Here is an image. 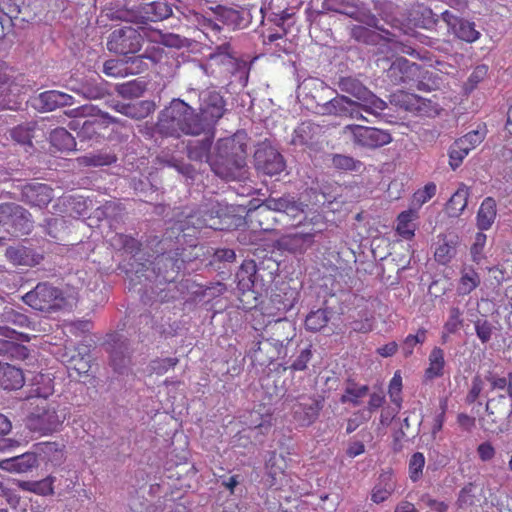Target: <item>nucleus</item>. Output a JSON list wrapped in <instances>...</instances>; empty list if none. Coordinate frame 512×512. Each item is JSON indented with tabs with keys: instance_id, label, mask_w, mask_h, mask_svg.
<instances>
[{
	"instance_id": "nucleus-32",
	"label": "nucleus",
	"mask_w": 512,
	"mask_h": 512,
	"mask_svg": "<svg viewBox=\"0 0 512 512\" xmlns=\"http://www.w3.org/2000/svg\"><path fill=\"white\" fill-rule=\"evenodd\" d=\"M154 265L158 269V275L162 274V278L166 282H171L175 279L179 271L184 265V260L174 258L168 254L158 255L155 259Z\"/></svg>"
},
{
	"instance_id": "nucleus-23",
	"label": "nucleus",
	"mask_w": 512,
	"mask_h": 512,
	"mask_svg": "<svg viewBox=\"0 0 512 512\" xmlns=\"http://www.w3.org/2000/svg\"><path fill=\"white\" fill-rule=\"evenodd\" d=\"M5 257L14 266L24 267H35L44 259V255L41 251L25 245L7 247Z\"/></svg>"
},
{
	"instance_id": "nucleus-9",
	"label": "nucleus",
	"mask_w": 512,
	"mask_h": 512,
	"mask_svg": "<svg viewBox=\"0 0 512 512\" xmlns=\"http://www.w3.org/2000/svg\"><path fill=\"white\" fill-rule=\"evenodd\" d=\"M353 145L366 150H375L392 142L389 131L359 124H349L343 128Z\"/></svg>"
},
{
	"instance_id": "nucleus-2",
	"label": "nucleus",
	"mask_w": 512,
	"mask_h": 512,
	"mask_svg": "<svg viewBox=\"0 0 512 512\" xmlns=\"http://www.w3.org/2000/svg\"><path fill=\"white\" fill-rule=\"evenodd\" d=\"M388 74L394 83L406 84L419 91L431 92L437 87L432 72L404 57L397 58L392 63Z\"/></svg>"
},
{
	"instance_id": "nucleus-19",
	"label": "nucleus",
	"mask_w": 512,
	"mask_h": 512,
	"mask_svg": "<svg viewBox=\"0 0 512 512\" xmlns=\"http://www.w3.org/2000/svg\"><path fill=\"white\" fill-rule=\"evenodd\" d=\"M54 198V189L46 184L31 182L21 187V201L30 207L46 208Z\"/></svg>"
},
{
	"instance_id": "nucleus-58",
	"label": "nucleus",
	"mask_w": 512,
	"mask_h": 512,
	"mask_svg": "<svg viewBox=\"0 0 512 512\" xmlns=\"http://www.w3.org/2000/svg\"><path fill=\"white\" fill-rule=\"evenodd\" d=\"M425 466V457L421 452L412 454L409 460V477L413 482H417L423 475V468Z\"/></svg>"
},
{
	"instance_id": "nucleus-5",
	"label": "nucleus",
	"mask_w": 512,
	"mask_h": 512,
	"mask_svg": "<svg viewBox=\"0 0 512 512\" xmlns=\"http://www.w3.org/2000/svg\"><path fill=\"white\" fill-rule=\"evenodd\" d=\"M299 292L292 288L289 283L281 282L272 289L269 299L263 301L260 305L263 325L266 326L272 322H282L281 315L286 314L294 307L298 301Z\"/></svg>"
},
{
	"instance_id": "nucleus-59",
	"label": "nucleus",
	"mask_w": 512,
	"mask_h": 512,
	"mask_svg": "<svg viewBox=\"0 0 512 512\" xmlns=\"http://www.w3.org/2000/svg\"><path fill=\"white\" fill-rule=\"evenodd\" d=\"M415 21L419 26L425 29H432L438 22L437 15L432 11L431 8L426 6H420L416 11Z\"/></svg>"
},
{
	"instance_id": "nucleus-39",
	"label": "nucleus",
	"mask_w": 512,
	"mask_h": 512,
	"mask_svg": "<svg viewBox=\"0 0 512 512\" xmlns=\"http://www.w3.org/2000/svg\"><path fill=\"white\" fill-rule=\"evenodd\" d=\"M445 366L444 351L440 347H434L429 354V366L425 370V378L433 380L443 375Z\"/></svg>"
},
{
	"instance_id": "nucleus-40",
	"label": "nucleus",
	"mask_w": 512,
	"mask_h": 512,
	"mask_svg": "<svg viewBox=\"0 0 512 512\" xmlns=\"http://www.w3.org/2000/svg\"><path fill=\"white\" fill-rule=\"evenodd\" d=\"M49 139L51 145L58 151H72L76 146L74 137L62 127L52 130Z\"/></svg>"
},
{
	"instance_id": "nucleus-60",
	"label": "nucleus",
	"mask_w": 512,
	"mask_h": 512,
	"mask_svg": "<svg viewBox=\"0 0 512 512\" xmlns=\"http://www.w3.org/2000/svg\"><path fill=\"white\" fill-rule=\"evenodd\" d=\"M448 410V398L442 397L439 399V409L435 414L432 425H431V434L435 437L439 432L442 431L443 425L446 420V412Z\"/></svg>"
},
{
	"instance_id": "nucleus-10",
	"label": "nucleus",
	"mask_w": 512,
	"mask_h": 512,
	"mask_svg": "<svg viewBox=\"0 0 512 512\" xmlns=\"http://www.w3.org/2000/svg\"><path fill=\"white\" fill-rule=\"evenodd\" d=\"M0 226L12 236L27 235L33 228V221L28 210L14 203L0 204Z\"/></svg>"
},
{
	"instance_id": "nucleus-16",
	"label": "nucleus",
	"mask_w": 512,
	"mask_h": 512,
	"mask_svg": "<svg viewBox=\"0 0 512 512\" xmlns=\"http://www.w3.org/2000/svg\"><path fill=\"white\" fill-rule=\"evenodd\" d=\"M324 399L316 395H301L291 407L293 420L301 427H309L319 418Z\"/></svg>"
},
{
	"instance_id": "nucleus-13",
	"label": "nucleus",
	"mask_w": 512,
	"mask_h": 512,
	"mask_svg": "<svg viewBox=\"0 0 512 512\" xmlns=\"http://www.w3.org/2000/svg\"><path fill=\"white\" fill-rule=\"evenodd\" d=\"M486 413L484 430L496 434L503 433L506 430V422L512 414V404L508 402L505 395H498L487 401Z\"/></svg>"
},
{
	"instance_id": "nucleus-43",
	"label": "nucleus",
	"mask_w": 512,
	"mask_h": 512,
	"mask_svg": "<svg viewBox=\"0 0 512 512\" xmlns=\"http://www.w3.org/2000/svg\"><path fill=\"white\" fill-rule=\"evenodd\" d=\"M111 245L118 250H124L133 256L142 249V243L136 238L123 233H116L110 240Z\"/></svg>"
},
{
	"instance_id": "nucleus-38",
	"label": "nucleus",
	"mask_w": 512,
	"mask_h": 512,
	"mask_svg": "<svg viewBox=\"0 0 512 512\" xmlns=\"http://www.w3.org/2000/svg\"><path fill=\"white\" fill-rule=\"evenodd\" d=\"M116 160L117 157L115 154L106 151L89 153L77 158L78 165L84 167L108 166L115 163Z\"/></svg>"
},
{
	"instance_id": "nucleus-7",
	"label": "nucleus",
	"mask_w": 512,
	"mask_h": 512,
	"mask_svg": "<svg viewBox=\"0 0 512 512\" xmlns=\"http://www.w3.org/2000/svg\"><path fill=\"white\" fill-rule=\"evenodd\" d=\"M196 94V91L193 90ZM199 99V113L197 118L203 128V133L214 130L218 121L225 115L226 101L220 92L205 89L197 93Z\"/></svg>"
},
{
	"instance_id": "nucleus-48",
	"label": "nucleus",
	"mask_w": 512,
	"mask_h": 512,
	"mask_svg": "<svg viewBox=\"0 0 512 512\" xmlns=\"http://www.w3.org/2000/svg\"><path fill=\"white\" fill-rule=\"evenodd\" d=\"M487 127L485 124L479 125L477 129L472 130L455 141L463 145L470 152L479 146L486 138Z\"/></svg>"
},
{
	"instance_id": "nucleus-49",
	"label": "nucleus",
	"mask_w": 512,
	"mask_h": 512,
	"mask_svg": "<svg viewBox=\"0 0 512 512\" xmlns=\"http://www.w3.org/2000/svg\"><path fill=\"white\" fill-rule=\"evenodd\" d=\"M329 321L326 309L311 311L305 318V329L311 332H318L323 329Z\"/></svg>"
},
{
	"instance_id": "nucleus-30",
	"label": "nucleus",
	"mask_w": 512,
	"mask_h": 512,
	"mask_svg": "<svg viewBox=\"0 0 512 512\" xmlns=\"http://www.w3.org/2000/svg\"><path fill=\"white\" fill-rule=\"evenodd\" d=\"M74 98L64 92L49 90L39 94L37 98L38 107L45 111H53L60 107L70 106Z\"/></svg>"
},
{
	"instance_id": "nucleus-8",
	"label": "nucleus",
	"mask_w": 512,
	"mask_h": 512,
	"mask_svg": "<svg viewBox=\"0 0 512 512\" xmlns=\"http://www.w3.org/2000/svg\"><path fill=\"white\" fill-rule=\"evenodd\" d=\"M92 107L82 106L76 110L75 112H80L81 116L91 115L92 117L89 119H85L81 122V119H74L69 123V128L72 130H77V136L80 140H98L99 138H103V130H106L108 126L112 123H119V121L107 113H100L97 115L92 114Z\"/></svg>"
},
{
	"instance_id": "nucleus-45",
	"label": "nucleus",
	"mask_w": 512,
	"mask_h": 512,
	"mask_svg": "<svg viewBox=\"0 0 512 512\" xmlns=\"http://www.w3.org/2000/svg\"><path fill=\"white\" fill-rule=\"evenodd\" d=\"M35 130V123L19 124L10 130V137L17 144L31 147L32 139L35 136Z\"/></svg>"
},
{
	"instance_id": "nucleus-28",
	"label": "nucleus",
	"mask_w": 512,
	"mask_h": 512,
	"mask_svg": "<svg viewBox=\"0 0 512 512\" xmlns=\"http://www.w3.org/2000/svg\"><path fill=\"white\" fill-rule=\"evenodd\" d=\"M396 489V480L392 470L380 473L377 483L371 492V501L380 504L386 501Z\"/></svg>"
},
{
	"instance_id": "nucleus-14",
	"label": "nucleus",
	"mask_w": 512,
	"mask_h": 512,
	"mask_svg": "<svg viewBox=\"0 0 512 512\" xmlns=\"http://www.w3.org/2000/svg\"><path fill=\"white\" fill-rule=\"evenodd\" d=\"M390 102L418 116L433 117L439 113V107L436 102L403 90L391 94Z\"/></svg>"
},
{
	"instance_id": "nucleus-51",
	"label": "nucleus",
	"mask_w": 512,
	"mask_h": 512,
	"mask_svg": "<svg viewBox=\"0 0 512 512\" xmlns=\"http://www.w3.org/2000/svg\"><path fill=\"white\" fill-rule=\"evenodd\" d=\"M369 391V387L367 385L358 386L356 384H352L351 386L346 387L344 394L341 396V403H351L354 406L360 404V399L364 397Z\"/></svg>"
},
{
	"instance_id": "nucleus-17",
	"label": "nucleus",
	"mask_w": 512,
	"mask_h": 512,
	"mask_svg": "<svg viewBox=\"0 0 512 512\" xmlns=\"http://www.w3.org/2000/svg\"><path fill=\"white\" fill-rule=\"evenodd\" d=\"M255 168L268 176H274L284 171L286 167L283 156L272 146H261L254 154Z\"/></svg>"
},
{
	"instance_id": "nucleus-22",
	"label": "nucleus",
	"mask_w": 512,
	"mask_h": 512,
	"mask_svg": "<svg viewBox=\"0 0 512 512\" xmlns=\"http://www.w3.org/2000/svg\"><path fill=\"white\" fill-rule=\"evenodd\" d=\"M290 196H283L280 198H268L262 203L251 215L258 222L260 230H272V226L268 223L270 219L275 220L273 212H283L287 209Z\"/></svg>"
},
{
	"instance_id": "nucleus-15",
	"label": "nucleus",
	"mask_w": 512,
	"mask_h": 512,
	"mask_svg": "<svg viewBox=\"0 0 512 512\" xmlns=\"http://www.w3.org/2000/svg\"><path fill=\"white\" fill-rule=\"evenodd\" d=\"M200 230L210 228L213 230H221V222L219 211L215 209V204L210 202L199 206L186 215L185 219L180 222L179 230L185 232L189 229Z\"/></svg>"
},
{
	"instance_id": "nucleus-41",
	"label": "nucleus",
	"mask_w": 512,
	"mask_h": 512,
	"mask_svg": "<svg viewBox=\"0 0 512 512\" xmlns=\"http://www.w3.org/2000/svg\"><path fill=\"white\" fill-rule=\"evenodd\" d=\"M117 111L133 118L143 119L147 117L154 109V104L149 101H140L135 104H121L116 106Z\"/></svg>"
},
{
	"instance_id": "nucleus-27",
	"label": "nucleus",
	"mask_w": 512,
	"mask_h": 512,
	"mask_svg": "<svg viewBox=\"0 0 512 512\" xmlns=\"http://www.w3.org/2000/svg\"><path fill=\"white\" fill-rule=\"evenodd\" d=\"M312 344L302 345L299 343L294 348V353L289 357L285 364H281L284 371L300 372L308 368V364L313 357Z\"/></svg>"
},
{
	"instance_id": "nucleus-34",
	"label": "nucleus",
	"mask_w": 512,
	"mask_h": 512,
	"mask_svg": "<svg viewBox=\"0 0 512 512\" xmlns=\"http://www.w3.org/2000/svg\"><path fill=\"white\" fill-rule=\"evenodd\" d=\"M24 375L21 369L8 363H0V386L5 390H16L23 386Z\"/></svg>"
},
{
	"instance_id": "nucleus-42",
	"label": "nucleus",
	"mask_w": 512,
	"mask_h": 512,
	"mask_svg": "<svg viewBox=\"0 0 512 512\" xmlns=\"http://www.w3.org/2000/svg\"><path fill=\"white\" fill-rule=\"evenodd\" d=\"M356 101H353L347 96L337 95L325 103L323 109L324 113L335 116H346L349 107H355Z\"/></svg>"
},
{
	"instance_id": "nucleus-18",
	"label": "nucleus",
	"mask_w": 512,
	"mask_h": 512,
	"mask_svg": "<svg viewBox=\"0 0 512 512\" xmlns=\"http://www.w3.org/2000/svg\"><path fill=\"white\" fill-rule=\"evenodd\" d=\"M287 463L283 456L272 452L265 464L266 482L275 490H282L290 486V477L286 471Z\"/></svg>"
},
{
	"instance_id": "nucleus-36",
	"label": "nucleus",
	"mask_w": 512,
	"mask_h": 512,
	"mask_svg": "<svg viewBox=\"0 0 512 512\" xmlns=\"http://www.w3.org/2000/svg\"><path fill=\"white\" fill-rule=\"evenodd\" d=\"M54 482L55 477L48 476L38 481H18L17 487L39 496H49L54 494Z\"/></svg>"
},
{
	"instance_id": "nucleus-63",
	"label": "nucleus",
	"mask_w": 512,
	"mask_h": 512,
	"mask_svg": "<svg viewBox=\"0 0 512 512\" xmlns=\"http://www.w3.org/2000/svg\"><path fill=\"white\" fill-rule=\"evenodd\" d=\"M317 127L310 122H303L295 129L293 141L301 145H308L312 140V133Z\"/></svg>"
},
{
	"instance_id": "nucleus-12",
	"label": "nucleus",
	"mask_w": 512,
	"mask_h": 512,
	"mask_svg": "<svg viewBox=\"0 0 512 512\" xmlns=\"http://www.w3.org/2000/svg\"><path fill=\"white\" fill-rule=\"evenodd\" d=\"M294 336L295 333L291 337L287 335L284 340L270 337L263 342L258 341L256 347L249 352L252 362L260 366H268L275 359H285L288 356L290 346L293 344Z\"/></svg>"
},
{
	"instance_id": "nucleus-47",
	"label": "nucleus",
	"mask_w": 512,
	"mask_h": 512,
	"mask_svg": "<svg viewBox=\"0 0 512 512\" xmlns=\"http://www.w3.org/2000/svg\"><path fill=\"white\" fill-rule=\"evenodd\" d=\"M146 89L147 83L142 78L133 79L116 86L117 93L125 98L141 97Z\"/></svg>"
},
{
	"instance_id": "nucleus-3",
	"label": "nucleus",
	"mask_w": 512,
	"mask_h": 512,
	"mask_svg": "<svg viewBox=\"0 0 512 512\" xmlns=\"http://www.w3.org/2000/svg\"><path fill=\"white\" fill-rule=\"evenodd\" d=\"M144 38L157 42L162 38V34L160 31L146 27L136 29L123 26L111 32L107 40V49L121 55L135 54L140 51Z\"/></svg>"
},
{
	"instance_id": "nucleus-55",
	"label": "nucleus",
	"mask_w": 512,
	"mask_h": 512,
	"mask_svg": "<svg viewBox=\"0 0 512 512\" xmlns=\"http://www.w3.org/2000/svg\"><path fill=\"white\" fill-rule=\"evenodd\" d=\"M212 145V140L209 138L196 141L194 144L190 143L187 147L188 157L193 160H202L208 156Z\"/></svg>"
},
{
	"instance_id": "nucleus-4",
	"label": "nucleus",
	"mask_w": 512,
	"mask_h": 512,
	"mask_svg": "<svg viewBox=\"0 0 512 512\" xmlns=\"http://www.w3.org/2000/svg\"><path fill=\"white\" fill-rule=\"evenodd\" d=\"M69 414L68 408L56 402L42 401L27 417L26 425L32 432L49 435L58 432Z\"/></svg>"
},
{
	"instance_id": "nucleus-31",
	"label": "nucleus",
	"mask_w": 512,
	"mask_h": 512,
	"mask_svg": "<svg viewBox=\"0 0 512 512\" xmlns=\"http://www.w3.org/2000/svg\"><path fill=\"white\" fill-rule=\"evenodd\" d=\"M458 244L456 235H439L434 252L435 260L442 265L448 264L455 257Z\"/></svg>"
},
{
	"instance_id": "nucleus-26",
	"label": "nucleus",
	"mask_w": 512,
	"mask_h": 512,
	"mask_svg": "<svg viewBox=\"0 0 512 512\" xmlns=\"http://www.w3.org/2000/svg\"><path fill=\"white\" fill-rule=\"evenodd\" d=\"M318 232L319 231L312 228L309 231L285 234L280 238L279 242L283 248L291 252L302 253L312 247L314 238Z\"/></svg>"
},
{
	"instance_id": "nucleus-24",
	"label": "nucleus",
	"mask_w": 512,
	"mask_h": 512,
	"mask_svg": "<svg viewBox=\"0 0 512 512\" xmlns=\"http://www.w3.org/2000/svg\"><path fill=\"white\" fill-rule=\"evenodd\" d=\"M76 352L71 356L64 353L59 358L62 363L66 364L68 370H73L80 376L88 373L91 368V345L80 343L76 347Z\"/></svg>"
},
{
	"instance_id": "nucleus-44",
	"label": "nucleus",
	"mask_w": 512,
	"mask_h": 512,
	"mask_svg": "<svg viewBox=\"0 0 512 512\" xmlns=\"http://www.w3.org/2000/svg\"><path fill=\"white\" fill-rule=\"evenodd\" d=\"M37 450L42 453L46 461L51 462L53 465H59L64 460L63 444L57 442H42L36 444Z\"/></svg>"
},
{
	"instance_id": "nucleus-20",
	"label": "nucleus",
	"mask_w": 512,
	"mask_h": 512,
	"mask_svg": "<svg viewBox=\"0 0 512 512\" xmlns=\"http://www.w3.org/2000/svg\"><path fill=\"white\" fill-rule=\"evenodd\" d=\"M173 14L172 6L165 0H155L141 4L133 15L137 23L160 22Z\"/></svg>"
},
{
	"instance_id": "nucleus-57",
	"label": "nucleus",
	"mask_w": 512,
	"mask_h": 512,
	"mask_svg": "<svg viewBox=\"0 0 512 512\" xmlns=\"http://www.w3.org/2000/svg\"><path fill=\"white\" fill-rule=\"evenodd\" d=\"M402 376L400 371H396L389 382L388 395L393 405L401 408L402 403Z\"/></svg>"
},
{
	"instance_id": "nucleus-29",
	"label": "nucleus",
	"mask_w": 512,
	"mask_h": 512,
	"mask_svg": "<svg viewBox=\"0 0 512 512\" xmlns=\"http://www.w3.org/2000/svg\"><path fill=\"white\" fill-rule=\"evenodd\" d=\"M38 465L37 455L26 452L21 455L0 460V468L9 472L26 473Z\"/></svg>"
},
{
	"instance_id": "nucleus-50",
	"label": "nucleus",
	"mask_w": 512,
	"mask_h": 512,
	"mask_svg": "<svg viewBox=\"0 0 512 512\" xmlns=\"http://www.w3.org/2000/svg\"><path fill=\"white\" fill-rule=\"evenodd\" d=\"M103 73L114 78H123L132 74L128 67V61L118 59L107 60L103 65Z\"/></svg>"
},
{
	"instance_id": "nucleus-61",
	"label": "nucleus",
	"mask_w": 512,
	"mask_h": 512,
	"mask_svg": "<svg viewBox=\"0 0 512 512\" xmlns=\"http://www.w3.org/2000/svg\"><path fill=\"white\" fill-rule=\"evenodd\" d=\"M210 61L216 64H231L234 60L232 56V49L229 42H225L219 46H217L213 53L209 56Z\"/></svg>"
},
{
	"instance_id": "nucleus-53",
	"label": "nucleus",
	"mask_w": 512,
	"mask_h": 512,
	"mask_svg": "<svg viewBox=\"0 0 512 512\" xmlns=\"http://www.w3.org/2000/svg\"><path fill=\"white\" fill-rule=\"evenodd\" d=\"M426 337L427 330L425 328H419L415 335H407L402 344L403 355L405 357L411 356L415 346L418 344H423L426 341Z\"/></svg>"
},
{
	"instance_id": "nucleus-33",
	"label": "nucleus",
	"mask_w": 512,
	"mask_h": 512,
	"mask_svg": "<svg viewBox=\"0 0 512 512\" xmlns=\"http://www.w3.org/2000/svg\"><path fill=\"white\" fill-rule=\"evenodd\" d=\"M497 216V203L493 197H486L481 202L476 216V225L480 231L489 230Z\"/></svg>"
},
{
	"instance_id": "nucleus-37",
	"label": "nucleus",
	"mask_w": 512,
	"mask_h": 512,
	"mask_svg": "<svg viewBox=\"0 0 512 512\" xmlns=\"http://www.w3.org/2000/svg\"><path fill=\"white\" fill-rule=\"evenodd\" d=\"M481 283L479 273L472 267H464L458 281L457 293L460 296L469 295Z\"/></svg>"
},
{
	"instance_id": "nucleus-1",
	"label": "nucleus",
	"mask_w": 512,
	"mask_h": 512,
	"mask_svg": "<svg viewBox=\"0 0 512 512\" xmlns=\"http://www.w3.org/2000/svg\"><path fill=\"white\" fill-rule=\"evenodd\" d=\"M156 130L165 137L199 136L203 133L195 109L180 98L172 99L159 114Z\"/></svg>"
},
{
	"instance_id": "nucleus-11",
	"label": "nucleus",
	"mask_w": 512,
	"mask_h": 512,
	"mask_svg": "<svg viewBox=\"0 0 512 512\" xmlns=\"http://www.w3.org/2000/svg\"><path fill=\"white\" fill-rule=\"evenodd\" d=\"M22 300L35 310L49 312L61 308L64 297L59 288L47 282H40L33 290L27 292Z\"/></svg>"
},
{
	"instance_id": "nucleus-46",
	"label": "nucleus",
	"mask_w": 512,
	"mask_h": 512,
	"mask_svg": "<svg viewBox=\"0 0 512 512\" xmlns=\"http://www.w3.org/2000/svg\"><path fill=\"white\" fill-rule=\"evenodd\" d=\"M416 213L412 210L401 212L397 217L396 231L404 239L410 240L415 235V225L413 223Z\"/></svg>"
},
{
	"instance_id": "nucleus-64",
	"label": "nucleus",
	"mask_w": 512,
	"mask_h": 512,
	"mask_svg": "<svg viewBox=\"0 0 512 512\" xmlns=\"http://www.w3.org/2000/svg\"><path fill=\"white\" fill-rule=\"evenodd\" d=\"M463 325L462 312L459 307H451L449 317L444 324V329L449 334H455Z\"/></svg>"
},
{
	"instance_id": "nucleus-62",
	"label": "nucleus",
	"mask_w": 512,
	"mask_h": 512,
	"mask_svg": "<svg viewBox=\"0 0 512 512\" xmlns=\"http://www.w3.org/2000/svg\"><path fill=\"white\" fill-rule=\"evenodd\" d=\"M470 152L463 145L458 144L454 141L449 149V165L453 170H456L461 166L463 160L467 157Z\"/></svg>"
},
{
	"instance_id": "nucleus-21",
	"label": "nucleus",
	"mask_w": 512,
	"mask_h": 512,
	"mask_svg": "<svg viewBox=\"0 0 512 512\" xmlns=\"http://www.w3.org/2000/svg\"><path fill=\"white\" fill-rule=\"evenodd\" d=\"M442 20L447 24L448 30L461 41L473 43L480 38V32L476 30L475 23L460 18L449 10L441 14Z\"/></svg>"
},
{
	"instance_id": "nucleus-52",
	"label": "nucleus",
	"mask_w": 512,
	"mask_h": 512,
	"mask_svg": "<svg viewBox=\"0 0 512 512\" xmlns=\"http://www.w3.org/2000/svg\"><path fill=\"white\" fill-rule=\"evenodd\" d=\"M476 485L473 482L466 483L458 493L456 505L459 509H466L475 504Z\"/></svg>"
},
{
	"instance_id": "nucleus-25",
	"label": "nucleus",
	"mask_w": 512,
	"mask_h": 512,
	"mask_svg": "<svg viewBox=\"0 0 512 512\" xmlns=\"http://www.w3.org/2000/svg\"><path fill=\"white\" fill-rule=\"evenodd\" d=\"M237 288L242 293L253 291L254 288H262L264 284L259 280L257 264L255 260H244L236 272Z\"/></svg>"
},
{
	"instance_id": "nucleus-35",
	"label": "nucleus",
	"mask_w": 512,
	"mask_h": 512,
	"mask_svg": "<svg viewBox=\"0 0 512 512\" xmlns=\"http://www.w3.org/2000/svg\"><path fill=\"white\" fill-rule=\"evenodd\" d=\"M469 194V188L461 184L446 203V213L450 217L460 216L467 206Z\"/></svg>"
},
{
	"instance_id": "nucleus-6",
	"label": "nucleus",
	"mask_w": 512,
	"mask_h": 512,
	"mask_svg": "<svg viewBox=\"0 0 512 512\" xmlns=\"http://www.w3.org/2000/svg\"><path fill=\"white\" fill-rule=\"evenodd\" d=\"M339 89L347 94L352 95L356 101L355 107L362 109L364 112L380 116L381 113L387 108V103L370 91L356 78L342 77L338 82Z\"/></svg>"
},
{
	"instance_id": "nucleus-54",
	"label": "nucleus",
	"mask_w": 512,
	"mask_h": 512,
	"mask_svg": "<svg viewBox=\"0 0 512 512\" xmlns=\"http://www.w3.org/2000/svg\"><path fill=\"white\" fill-rule=\"evenodd\" d=\"M354 5L349 0H323L321 12H336L350 15Z\"/></svg>"
},
{
	"instance_id": "nucleus-56",
	"label": "nucleus",
	"mask_w": 512,
	"mask_h": 512,
	"mask_svg": "<svg viewBox=\"0 0 512 512\" xmlns=\"http://www.w3.org/2000/svg\"><path fill=\"white\" fill-rule=\"evenodd\" d=\"M332 164L336 169L343 171H358L362 166L361 161L342 154H335L332 157Z\"/></svg>"
}]
</instances>
